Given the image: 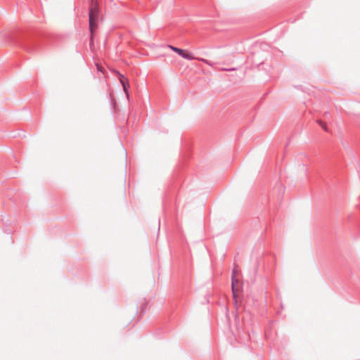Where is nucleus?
<instances>
[{"mask_svg":"<svg viewBox=\"0 0 360 360\" xmlns=\"http://www.w3.org/2000/svg\"><path fill=\"white\" fill-rule=\"evenodd\" d=\"M99 7L98 4L94 0H91V3L89 11V31L91 33L90 44L93 42L94 32L97 27V21L98 17Z\"/></svg>","mask_w":360,"mask_h":360,"instance_id":"nucleus-1","label":"nucleus"},{"mask_svg":"<svg viewBox=\"0 0 360 360\" xmlns=\"http://www.w3.org/2000/svg\"><path fill=\"white\" fill-rule=\"evenodd\" d=\"M20 46L29 53H34L39 49L38 42L34 39H25L20 42Z\"/></svg>","mask_w":360,"mask_h":360,"instance_id":"nucleus-2","label":"nucleus"},{"mask_svg":"<svg viewBox=\"0 0 360 360\" xmlns=\"http://www.w3.org/2000/svg\"><path fill=\"white\" fill-rule=\"evenodd\" d=\"M168 47L172 49L174 52L176 53L179 56L182 57L183 58L192 60L196 59L193 54L186 50L181 49L180 48H177L173 46L172 45H169Z\"/></svg>","mask_w":360,"mask_h":360,"instance_id":"nucleus-3","label":"nucleus"},{"mask_svg":"<svg viewBox=\"0 0 360 360\" xmlns=\"http://www.w3.org/2000/svg\"><path fill=\"white\" fill-rule=\"evenodd\" d=\"M238 279L236 277V276L231 275V290L233 298H236L237 296L238 288L236 287V285H238Z\"/></svg>","mask_w":360,"mask_h":360,"instance_id":"nucleus-4","label":"nucleus"},{"mask_svg":"<svg viewBox=\"0 0 360 360\" xmlns=\"http://www.w3.org/2000/svg\"><path fill=\"white\" fill-rule=\"evenodd\" d=\"M122 86L123 90L126 94V96H127V99L129 100V89L130 88L129 82H125V83L122 82Z\"/></svg>","mask_w":360,"mask_h":360,"instance_id":"nucleus-5","label":"nucleus"},{"mask_svg":"<svg viewBox=\"0 0 360 360\" xmlns=\"http://www.w3.org/2000/svg\"><path fill=\"white\" fill-rule=\"evenodd\" d=\"M118 78H119V80H120V82L121 83V84H122V82H129L127 77H126L124 75H123L121 73H118Z\"/></svg>","mask_w":360,"mask_h":360,"instance_id":"nucleus-6","label":"nucleus"},{"mask_svg":"<svg viewBox=\"0 0 360 360\" xmlns=\"http://www.w3.org/2000/svg\"><path fill=\"white\" fill-rule=\"evenodd\" d=\"M316 122L323 128L324 131H328V127L323 122H322L321 120H318Z\"/></svg>","mask_w":360,"mask_h":360,"instance_id":"nucleus-7","label":"nucleus"},{"mask_svg":"<svg viewBox=\"0 0 360 360\" xmlns=\"http://www.w3.org/2000/svg\"><path fill=\"white\" fill-rule=\"evenodd\" d=\"M198 60L204 63L205 64L207 65H210V66H212V63H211V61L207 60V59H205V58H198Z\"/></svg>","mask_w":360,"mask_h":360,"instance_id":"nucleus-8","label":"nucleus"},{"mask_svg":"<svg viewBox=\"0 0 360 360\" xmlns=\"http://www.w3.org/2000/svg\"><path fill=\"white\" fill-rule=\"evenodd\" d=\"M238 274V269L237 267L235 266L232 271V275H234L236 276V274Z\"/></svg>","mask_w":360,"mask_h":360,"instance_id":"nucleus-9","label":"nucleus"},{"mask_svg":"<svg viewBox=\"0 0 360 360\" xmlns=\"http://www.w3.org/2000/svg\"><path fill=\"white\" fill-rule=\"evenodd\" d=\"M110 99H111L112 104V105H115V100L112 98V93L110 94Z\"/></svg>","mask_w":360,"mask_h":360,"instance_id":"nucleus-10","label":"nucleus"}]
</instances>
